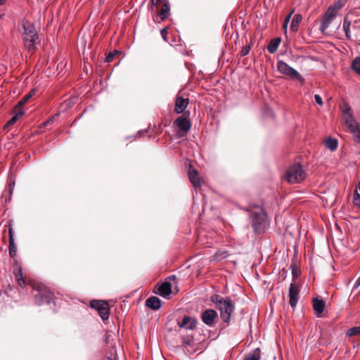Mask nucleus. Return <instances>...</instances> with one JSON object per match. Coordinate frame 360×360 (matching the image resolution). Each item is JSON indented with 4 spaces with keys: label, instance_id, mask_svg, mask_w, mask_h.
Returning <instances> with one entry per match:
<instances>
[{
    "label": "nucleus",
    "instance_id": "1",
    "mask_svg": "<svg viewBox=\"0 0 360 360\" xmlns=\"http://www.w3.org/2000/svg\"><path fill=\"white\" fill-rule=\"evenodd\" d=\"M211 301L215 304L220 311V316L222 321L226 323L230 321L231 314L234 311V305L230 298H223L219 295H214L211 297Z\"/></svg>",
    "mask_w": 360,
    "mask_h": 360
},
{
    "label": "nucleus",
    "instance_id": "2",
    "mask_svg": "<svg viewBox=\"0 0 360 360\" xmlns=\"http://www.w3.org/2000/svg\"><path fill=\"white\" fill-rule=\"evenodd\" d=\"M23 27V40L25 46L32 49L38 42V35L34 25L29 21L22 22Z\"/></svg>",
    "mask_w": 360,
    "mask_h": 360
},
{
    "label": "nucleus",
    "instance_id": "3",
    "mask_svg": "<svg viewBox=\"0 0 360 360\" xmlns=\"http://www.w3.org/2000/svg\"><path fill=\"white\" fill-rule=\"evenodd\" d=\"M34 290L37 291V294L34 295L35 302L37 304L41 305L44 303H49L53 298L52 292L44 284L29 282Z\"/></svg>",
    "mask_w": 360,
    "mask_h": 360
},
{
    "label": "nucleus",
    "instance_id": "4",
    "mask_svg": "<svg viewBox=\"0 0 360 360\" xmlns=\"http://www.w3.org/2000/svg\"><path fill=\"white\" fill-rule=\"evenodd\" d=\"M306 178V172L299 163L290 166L286 171L285 179L290 184H298Z\"/></svg>",
    "mask_w": 360,
    "mask_h": 360
},
{
    "label": "nucleus",
    "instance_id": "5",
    "mask_svg": "<svg viewBox=\"0 0 360 360\" xmlns=\"http://www.w3.org/2000/svg\"><path fill=\"white\" fill-rule=\"evenodd\" d=\"M252 223L255 231L262 232L267 224L266 214L262 208L257 207L251 211Z\"/></svg>",
    "mask_w": 360,
    "mask_h": 360
},
{
    "label": "nucleus",
    "instance_id": "6",
    "mask_svg": "<svg viewBox=\"0 0 360 360\" xmlns=\"http://www.w3.org/2000/svg\"><path fill=\"white\" fill-rule=\"evenodd\" d=\"M277 70L281 74L285 75L291 79H295L302 84L304 82V77L297 70L282 60L278 61Z\"/></svg>",
    "mask_w": 360,
    "mask_h": 360
},
{
    "label": "nucleus",
    "instance_id": "7",
    "mask_svg": "<svg viewBox=\"0 0 360 360\" xmlns=\"http://www.w3.org/2000/svg\"><path fill=\"white\" fill-rule=\"evenodd\" d=\"M339 8L340 7L337 5H333L328 7L323 17L320 26V31L321 33H326V30L337 16L338 11Z\"/></svg>",
    "mask_w": 360,
    "mask_h": 360
},
{
    "label": "nucleus",
    "instance_id": "8",
    "mask_svg": "<svg viewBox=\"0 0 360 360\" xmlns=\"http://www.w3.org/2000/svg\"><path fill=\"white\" fill-rule=\"evenodd\" d=\"M91 308L95 309L103 321H106L109 318V304L105 301L92 300L90 302Z\"/></svg>",
    "mask_w": 360,
    "mask_h": 360
},
{
    "label": "nucleus",
    "instance_id": "9",
    "mask_svg": "<svg viewBox=\"0 0 360 360\" xmlns=\"http://www.w3.org/2000/svg\"><path fill=\"white\" fill-rule=\"evenodd\" d=\"M343 119L345 125L347 127L351 134L354 133L360 128V124L354 119L352 113L351 108L347 106L343 110Z\"/></svg>",
    "mask_w": 360,
    "mask_h": 360
},
{
    "label": "nucleus",
    "instance_id": "10",
    "mask_svg": "<svg viewBox=\"0 0 360 360\" xmlns=\"http://www.w3.org/2000/svg\"><path fill=\"white\" fill-rule=\"evenodd\" d=\"M218 314L214 309H206L201 315L202 322L210 327L214 326Z\"/></svg>",
    "mask_w": 360,
    "mask_h": 360
},
{
    "label": "nucleus",
    "instance_id": "11",
    "mask_svg": "<svg viewBox=\"0 0 360 360\" xmlns=\"http://www.w3.org/2000/svg\"><path fill=\"white\" fill-rule=\"evenodd\" d=\"M299 292V288L295 283H291L289 288V298L290 304L292 308H295L297 304Z\"/></svg>",
    "mask_w": 360,
    "mask_h": 360
},
{
    "label": "nucleus",
    "instance_id": "12",
    "mask_svg": "<svg viewBox=\"0 0 360 360\" xmlns=\"http://www.w3.org/2000/svg\"><path fill=\"white\" fill-rule=\"evenodd\" d=\"M174 123L184 133H187L191 127L190 120L183 116L178 117Z\"/></svg>",
    "mask_w": 360,
    "mask_h": 360
},
{
    "label": "nucleus",
    "instance_id": "13",
    "mask_svg": "<svg viewBox=\"0 0 360 360\" xmlns=\"http://www.w3.org/2000/svg\"><path fill=\"white\" fill-rule=\"evenodd\" d=\"M178 325L181 328L193 330L196 327L197 320L189 316H185L181 322H178Z\"/></svg>",
    "mask_w": 360,
    "mask_h": 360
},
{
    "label": "nucleus",
    "instance_id": "14",
    "mask_svg": "<svg viewBox=\"0 0 360 360\" xmlns=\"http://www.w3.org/2000/svg\"><path fill=\"white\" fill-rule=\"evenodd\" d=\"M188 98H184L181 96H177L175 102L174 111L177 114L183 112L187 108Z\"/></svg>",
    "mask_w": 360,
    "mask_h": 360
},
{
    "label": "nucleus",
    "instance_id": "15",
    "mask_svg": "<svg viewBox=\"0 0 360 360\" xmlns=\"http://www.w3.org/2000/svg\"><path fill=\"white\" fill-rule=\"evenodd\" d=\"M188 177L191 183L195 188L201 186L202 180L198 176V172L192 168L189 169Z\"/></svg>",
    "mask_w": 360,
    "mask_h": 360
},
{
    "label": "nucleus",
    "instance_id": "16",
    "mask_svg": "<svg viewBox=\"0 0 360 360\" xmlns=\"http://www.w3.org/2000/svg\"><path fill=\"white\" fill-rule=\"evenodd\" d=\"M172 292V285L169 282H164L158 285V292L163 297H168Z\"/></svg>",
    "mask_w": 360,
    "mask_h": 360
},
{
    "label": "nucleus",
    "instance_id": "17",
    "mask_svg": "<svg viewBox=\"0 0 360 360\" xmlns=\"http://www.w3.org/2000/svg\"><path fill=\"white\" fill-rule=\"evenodd\" d=\"M15 276L18 285L22 288H25L26 285L25 276L20 267L18 266L15 269Z\"/></svg>",
    "mask_w": 360,
    "mask_h": 360
},
{
    "label": "nucleus",
    "instance_id": "18",
    "mask_svg": "<svg viewBox=\"0 0 360 360\" xmlns=\"http://www.w3.org/2000/svg\"><path fill=\"white\" fill-rule=\"evenodd\" d=\"M312 303L314 311L318 316H320L324 310L325 302L323 301V300L314 298L312 300Z\"/></svg>",
    "mask_w": 360,
    "mask_h": 360
},
{
    "label": "nucleus",
    "instance_id": "19",
    "mask_svg": "<svg viewBox=\"0 0 360 360\" xmlns=\"http://www.w3.org/2000/svg\"><path fill=\"white\" fill-rule=\"evenodd\" d=\"M146 306L154 310L158 309L161 307V300L157 297H150L146 300Z\"/></svg>",
    "mask_w": 360,
    "mask_h": 360
},
{
    "label": "nucleus",
    "instance_id": "20",
    "mask_svg": "<svg viewBox=\"0 0 360 360\" xmlns=\"http://www.w3.org/2000/svg\"><path fill=\"white\" fill-rule=\"evenodd\" d=\"M281 39L280 38H275L270 41L269 44L267 46V50L270 53H274L280 44Z\"/></svg>",
    "mask_w": 360,
    "mask_h": 360
},
{
    "label": "nucleus",
    "instance_id": "21",
    "mask_svg": "<svg viewBox=\"0 0 360 360\" xmlns=\"http://www.w3.org/2000/svg\"><path fill=\"white\" fill-rule=\"evenodd\" d=\"M35 91H36L34 89H32L28 94L25 95L15 106L16 110L18 109H22V106L25 105L33 96V95L35 94Z\"/></svg>",
    "mask_w": 360,
    "mask_h": 360
},
{
    "label": "nucleus",
    "instance_id": "22",
    "mask_svg": "<svg viewBox=\"0 0 360 360\" xmlns=\"http://www.w3.org/2000/svg\"><path fill=\"white\" fill-rule=\"evenodd\" d=\"M170 12L169 5L167 2H165L159 13V16L162 20H165L169 15Z\"/></svg>",
    "mask_w": 360,
    "mask_h": 360
},
{
    "label": "nucleus",
    "instance_id": "23",
    "mask_svg": "<svg viewBox=\"0 0 360 360\" xmlns=\"http://www.w3.org/2000/svg\"><path fill=\"white\" fill-rule=\"evenodd\" d=\"M302 15L300 14H295L291 21L290 23V30L292 32H296L298 29L299 25L300 22L302 21Z\"/></svg>",
    "mask_w": 360,
    "mask_h": 360
},
{
    "label": "nucleus",
    "instance_id": "24",
    "mask_svg": "<svg viewBox=\"0 0 360 360\" xmlns=\"http://www.w3.org/2000/svg\"><path fill=\"white\" fill-rule=\"evenodd\" d=\"M9 235H10V238H9V254H10L11 257H15V255L16 254V250H15V245H14L13 236V233H12V230L11 229H9Z\"/></svg>",
    "mask_w": 360,
    "mask_h": 360
},
{
    "label": "nucleus",
    "instance_id": "25",
    "mask_svg": "<svg viewBox=\"0 0 360 360\" xmlns=\"http://www.w3.org/2000/svg\"><path fill=\"white\" fill-rule=\"evenodd\" d=\"M15 111V115L13 116V117L8 121V124H13L17 120L22 116L25 113V111L22 109H18L16 110L15 108H14Z\"/></svg>",
    "mask_w": 360,
    "mask_h": 360
},
{
    "label": "nucleus",
    "instance_id": "26",
    "mask_svg": "<svg viewBox=\"0 0 360 360\" xmlns=\"http://www.w3.org/2000/svg\"><path fill=\"white\" fill-rule=\"evenodd\" d=\"M326 146L331 150H334L338 147V141L335 139L328 138L325 141Z\"/></svg>",
    "mask_w": 360,
    "mask_h": 360
},
{
    "label": "nucleus",
    "instance_id": "27",
    "mask_svg": "<svg viewBox=\"0 0 360 360\" xmlns=\"http://www.w3.org/2000/svg\"><path fill=\"white\" fill-rule=\"evenodd\" d=\"M352 69L360 75V57L355 58L352 63Z\"/></svg>",
    "mask_w": 360,
    "mask_h": 360
},
{
    "label": "nucleus",
    "instance_id": "28",
    "mask_svg": "<svg viewBox=\"0 0 360 360\" xmlns=\"http://www.w3.org/2000/svg\"><path fill=\"white\" fill-rule=\"evenodd\" d=\"M260 359V350L257 349L253 353L248 354L245 360H259Z\"/></svg>",
    "mask_w": 360,
    "mask_h": 360
},
{
    "label": "nucleus",
    "instance_id": "29",
    "mask_svg": "<svg viewBox=\"0 0 360 360\" xmlns=\"http://www.w3.org/2000/svg\"><path fill=\"white\" fill-rule=\"evenodd\" d=\"M181 343L183 346L186 348L193 345V338L190 336H184L181 338Z\"/></svg>",
    "mask_w": 360,
    "mask_h": 360
},
{
    "label": "nucleus",
    "instance_id": "30",
    "mask_svg": "<svg viewBox=\"0 0 360 360\" xmlns=\"http://www.w3.org/2000/svg\"><path fill=\"white\" fill-rule=\"evenodd\" d=\"M349 27L350 22L345 18L343 22V30L347 39H350L351 37Z\"/></svg>",
    "mask_w": 360,
    "mask_h": 360
},
{
    "label": "nucleus",
    "instance_id": "31",
    "mask_svg": "<svg viewBox=\"0 0 360 360\" xmlns=\"http://www.w3.org/2000/svg\"><path fill=\"white\" fill-rule=\"evenodd\" d=\"M353 203L356 207H360V194L358 193L357 189L354 192Z\"/></svg>",
    "mask_w": 360,
    "mask_h": 360
},
{
    "label": "nucleus",
    "instance_id": "32",
    "mask_svg": "<svg viewBox=\"0 0 360 360\" xmlns=\"http://www.w3.org/2000/svg\"><path fill=\"white\" fill-rule=\"evenodd\" d=\"M360 333V326L354 327L347 330V335L349 337L356 335Z\"/></svg>",
    "mask_w": 360,
    "mask_h": 360
},
{
    "label": "nucleus",
    "instance_id": "33",
    "mask_svg": "<svg viewBox=\"0 0 360 360\" xmlns=\"http://www.w3.org/2000/svg\"><path fill=\"white\" fill-rule=\"evenodd\" d=\"M165 0H150V9L154 11V8L158 7L160 4L165 3Z\"/></svg>",
    "mask_w": 360,
    "mask_h": 360
},
{
    "label": "nucleus",
    "instance_id": "34",
    "mask_svg": "<svg viewBox=\"0 0 360 360\" xmlns=\"http://www.w3.org/2000/svg\"><path fill=\"white\" fill-rule=\"evenodd\" d=\"M292 12H290L285 18V20H284V22H283V28L285 31H286L287 30V27H288V24L290 20V18H291V15L292 14Z\"/></svg>",
    "mask_w": 360,
    "mask_h": 360
},
{
    "label": "nucleus",
    "instance_id": "35",
    "mask_svg": "<svg viewBox=\"0 0 360 360\" xmlns=\"http://www.w3.org/2000/svg\"><path fill=\"white\" fill-rule=\"evenodd\" d=\"M354 141L360 143V128L352 134Z\"/></svg>",
    "mask_w": 360,
    "mask_h": 360
},
{
    "label": "nucleus",
    "instance_id": "36",
    "mask_svg": "<svg viewBox=\"0 0 360 360\" xmlns=\"http://www.w3.org/2000/svg\"><path fill=\"white\" fill-rule=\"evenodd\" d=\"M250 49V46L244 47L240 51L241 56H245L248 55L249 53Z\"/></svg>",
    "mask_w": 360,
    "mask_h": 360
},
{
    "label": "nucleus",
    "instance_id": "37",
    "mask_svg": "<svg viewBox=\"0 0 360 360\" xmlns=\"http://www.w3.org/2000/svg\"><path fill=\"white\" fill-rule=\"evenodd\" d=\"M314 99H315L316 102L319 105H321H321H323V101H322L321 97L319 95L316 94V95L314 96Z\"/></svg>",
    "mask_w": 360,
    "mask_h": 360
},
{
    "label": "nucleus",
    "instance_id": "38",
    "mask_svg": "<svg viewBox=\"0 0 360 360\" xmlns=\"http://www.w3.org/2000/svg\"><path fill=\"white\" fill-rule=\"evenodd\" d=\"M117 54V53H110L108 54V56H106V61L107 62H111L112 60H113V58L115 56V55Z\"/></svg>",
    "mask_w": 360,
    "mask_h": 360
},
{
    "label": "nucleus",
    "instance_id": "39",
    "mask_svg": "<svg viewBox=\"0 0 360 360\" xmlns=\"http://www.w3.org/2000/svg\"><path fill=\"white\" fill-rule=\"evenodd\" d=\"M167 33H168V32H167V28H164L161 30V35L165 41H167Z\"/></svg>",
    "mask_w": 360,
    "mask_h": 360
},
{
    "label": "nucleus",
    "instance_id": "40",
    "mask_svg": "<svg viewBox=\"0 0 360 360\" xmlns=\"http://www.w3.org/2000/svg\"><path fill=\"white\" fill-rule=\"evenodd\" d=\"M227 253L226 252H223L221 253H220L219 255H217V259H223V258H226L227 257Z\"/></svg>",
    "mask_w": 360,
    "mask_h": 360
},
{
    "label": "nucleus",
    "instance_id": "41",
    "mask_svg": "<svg viewBox=\"0 0 360 360\" xmlns=\"http://www.w3.org/2000/svg\"><path fill=\"white\" fill-rule=\"evenodd\" d=\"M359 285H360V277L358 278L354 288H357Z\"/></svg>",
    "mask_w": 360,
    "mask_h": 360
},
{
    "label": "nucleus",
    "instance_id": "42",
    "mask_svg": "<svg viewBox=\"0 0 360 360\" xmlns=\"http://www.w3.org/2000/svg\"><path fill=\"white\" fill-rule=\"evenodd\" d=\"M52 121V119L50 120H47L46 122H44V125H46L48 123H50Z\"/></svg>",
    "mask_w": 360,
    "mask_h": 360
},
{
    "label": "nucleus",
    "instance_id": "43",
    "mask_svg": "<svg viewBox=\"0 0 360 360\" xmlns=\"http://www.w3.org/2000/svg\"><path fill=\"white\" fill-rule=\"evenodd\" d=\"M5 0H0V5L4 2Z\"/></svg>",
    "mask_w": 360,
    "mask_h": 360
},
{
    "label": "nucleus",
    "instance_id": "44",
    "mask_svg": "<svg viewBox=\"0 0 360 360\" xmlns=\"http://www.w3.org/2000/svg\"><path fill=\"white\" fill-rule=\"evenodd\" d=\"M107 360H113V359H109V358H108Z\"/></svg>",
    "mask_w": 360,
    "mask_h": 360
}]
</instances>
